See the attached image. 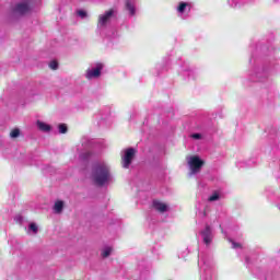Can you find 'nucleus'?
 <instances>
[{"label":"nucleus","instance_id":"obj_1","mask_svg":"<svg viewBox=\"0 0 280 280\" xmlns=\"http://www.w3.org/2000/svg\"><path fill=\"white\" fill-rule=\"evenodd\" d=\"M91 179L96 187H104L107 183L113 180L110 168L104 163H95L92 166Z\"/></svg>","mask_w":280,"mask_h":280},{"label":"nucleus","instance_id":"obj_2","mask_svg":"<svg viewBox=\"0 0 280 280\" xmlns=\"http://www.w3.org/2000/svg\"><path fill=\"white\" fill-rule=\"evenodd\" d=\"M249 78L252 82H265V80H268V67L255 66L249 71Z\"/></svg>","mask_w":280,"mask_h":280},{"label":"nucleus","instance_id":"obj_3","mask_svg":"<svg viewBox=\"0 0 280 280\" xmlns=\"http://www.w3.org/2000/svg\"><path fill=\"white\" fill-rule=\"evenodd\" d=\"M187 159H188V165L190 168V173L188 174V176L200 174V172L202 171V167H205L203 160L200 159V156L198 155L188 156Z\"/></svg>","mask_w":280,"mask_h":280},{"label":"nucleus","instance_id":"obj_4","mask_svg":"<svg viewBox=\"0 0 280 280\" xmlns=\"http://www.w3.org/2000/svg\"><path fill=\"white\" fill-rule=\"evenodd\" d=\"M135 156H137V149L130 147L124 150L121 161H122V167L125 170L130 168V165H132V161H135Z\"/></svg>","mask_w":280,"mask_h":280},{"label":"nucleus","instance_id":"obj_5","mask_svg":"<svg viewBox=\"0 0 280 280\" xmlns=\"http://www.w3.org/2000/svg\"><path fill=\"white\" fill-rule=\"evenodd\" d=\"M199 235H201L206 246H210L211 242H213V229L209 224H206V228L199 232Z\"/></svg>","mask_w":280,"mask_h":280},{"label":"nucleus","instance_id":"obj_6","mask_svg":"<svg viewBox=\"0 0 280 280\" xmlns=\"http://www.w3.org/2000/svg\"><path fill=\"white\" fill-rule=\"evenodd\" d=\"M115 16V11L114 9H110L106 11L104 14L98 16V27H106L108 23H110V19H114Z\"/></svg>","mask_w":280,"mask_h":280},{"label":"nucleus","instance_id":"obj_7","mask_svg":"<svg viewBox=\"0 0 280 280\" xmlns=\"http://www.w3.org/2000/svg\"><path fill=\"white\" fill-rule=\"evenodd\" d=\"M102 69H104V63H96L95 68L88 69L85 77L88 80L97 79L102 75Z\"/></svg>","mask_w":280,"mask_h":280},{"label":"nucleus","instance_id":"obj_8","mask_svg":"<svg viewBox=\"0 0 280 280\" xmlns=\"http://www.w3.org/2000/svg\"><path fill=\"white\" fill-rule=\"evenodd\" d=\"M30 3L24 1L15 5V8L13 9V13L20 14V16H24V14H27V12H30Z\"/></svg>","mask_w":280,"mask_h":280},{"label":"nucleus","instance_id":"obj_9","mask_svg":"<svg viewBox=\"0 0 280 280\" xmlns=\"http://www.w3.org/2000/svg\"><path fill=\"white\" fill-rule=\"evenodd\" d=\"M152 207L159 213H167V211H170V207L159 200H153Z\"/></svg>","mask_w":280,"mask_h":280},{"label":"nucleus","instance_id":"obj_10","mask_svg":"<svg viewBox=\"0 0 280 280\" xmlns=\"http://www.w3.org/2000/svg\"><path fill=\"white\" fill-rule=\"evenodd\" d=\"M125 8L127 12H129V16H135L137 14V8L135 7V3L130 0H126Z\"/></svg>","mask_w":280,"mask_h":280},{"label":"nucleus","instance_id":"obj_11","mask_svg":"<svg viewBox=\"0 0 280 280\" xmlns=\"http://www.w3.org/2000/svg\"><path fill=\"white\" fill-rule=\"evenodd\" d=\"M36 126L40 132H51V126L44 121L37 120Z\"/></svg>","mask_w":280,"mask_h":280},{"label":"nucleus","instance_id":"obj_12","mask_svg":"<svg viewBox=\"0 0 280 280\" xmlns=\"http://www.w3.org/2000/svg\"><path fill=\"white\" fill-rule=\"evenodd\" d=\"M54 213L60 214L62 211H65V201L57 200L52 207Z\"/></svg>","mask_w":280,"mask_h":280},{"label":"nucleus","instance_id":"obj_13","mask_svg":"<svg viewBox=\"0 0 280 280\" xmlns=\"http://www.w3.org/2000/svg\"><path fill=\"white\" fill-rule=\"evenodd\" d=\"M91 156H93V153L91 152H84L79 155L80 161H83V163H89L91 160Z\"/></svg>","mask_w":280,"mask_h":280},{"label":"nucleus","instance_id":"obj_14","mask_svg":"<svg viewBox=\"0 0 280 280\" xmlns=\"http://www.w3.org/2000/svg\"><path fill=\"white\" fill-rule=\"evenodd\" d=\"M27 233H33V235H38V225L35 222L30 223Z\"/></svg>","mask_w":280,"mask_h":280},{"label":"nucleus","instance_id":"obj_15","mask_svg":"<svg viewBox=\"0 0 280 280\" xmlns=\"http://www.w3.org/2000/svg\"><path fill=\"white\" fill-rule=\"evenodd\" d=\"M112 253H113V247H108V246L105 247L102 253V258L106 259V258L110 257Z\"/></svg>","mask_w":280,"mask_h":280},{"label":"nucleus","instance_id":"obj_16","mask_svg":"<svg viewBox=\"0 0 280 280\" xmlns=\"http://www.w3.org/2000/svg\"><path fill=\"white\" fill-rule=\"evenodd\" d=\"M58 130L60 135H67V132H69V127H67L66 124H59Z\"/></svg>","mask_w":280,"mask_h":280},{"label":"nucleus","instance_id":"obj_17","mask_svg":"<svg viewBox=\"0 0 280 280\" xmlns=\"http://www.w3.org/2000/svg\"><path fill=\"white\" fill-rule=\"evenodd\" d=\"M187 5H189V3L180 2L179 5L177 7V12H179V14H185V10L187 9Z\"/></svg>","mask_w":280,"mask_h":280},{"label":"nucleus","instance_id":"obj_18","mask_svg":"<svg viewBox=\"0 0 280 280\" xmlns=\"http://www.w3.org/2000/svg\"><path fill=\"white\" fill-rule=\"evenodd\" d=\"M10 137H11V139H19V137H21V129L14 128V129L10 132Z\"/></svg>","mask_w":280,"mask_h":280},{"label":"nucleus","instance_id":"obj_19","mask_svg":"<svg viewBox=\"0 0 280 280\" xmlns=\"http://www.w3.org/2000/svg\"><path fill=\"white\" fill-rule=\"evenodd\" d=\"M217 200H220V192L214 191V192L208 198V201H209V202H215Z\"/></svg>","mask_w":280,"mask_h":280},{"label":"nucleus","instance_id":"obj_20","mask_svg":"<svg viewBox=\"0 0 280 280\" xmlns=\"http://www.w3.org/2000/svg\"><path fill=\"white\" fill-rule=\"evenodd\" d=\"M77 14L80 16V19H86V16H89V13H86L84 10H78Z\"/></svg>","mask_w":280,"mask_h":280},{"label":"nucleus","instance_id":"obj_21","mask_svg":"<svg viewBox=\"0 0 280 280\" xmlns=\"http://www.w3.org/2000/svg\"><path fill=\"white\" fill-rule=\"evenodd\" d=\"M49 67H50V69H52V71H57L58 62L56 60H52L49 62Z\"/></svg>","mask_w":280,"mask_h":280},{"label":"nucleus","instance_id":"obj_22","mask_svg":"<svg viewBox=\"0 0 280 280\" xmlns=\"http://www.w3.org/2000/svg\"><path fill=\"white\" fill-rule=\"evenodd\" d=\"M191 139H195L196 141H200V139H202V133H192L191 136Z\"/></svg>","mask_w":280,"mask_h":280},{"label":"nucleus","instance_id":"obj_23","mask_svg":"<svg viewBox=\"0 0 280 280\" xmlns=\"http://www.w3.org/2000/svg\"><path fill=\"white\" fill-rule=\"evenodd\" d=\"M267 51H268V46H266V45L259 46L260 54H264L266 56Z\"/></svg>","mask_w":280,"mask_h":280},{"label":"nucleus","instance_id":"obj_24","mask_svg":"<svg viewBox=\"0 0 280 280\" xmlns=\"http://www.w3.org/2000/svg\"><path fill=\"white\" fill-rule=\"evenodd\" d=\"M46 172H48L49 174H56V168H54V166L48 165L45 168Z\"/></svg>","mask_w":280,"mask_h":280},{"label":"nucleus","instance_id":"obj_25","mask_svg":"<svg viewBox=\"0 0 280 280\" xmlns=\"http://www.w3.org/2000/svg\"><path fill=\"white\" fill-rule=\"evenodd\" d=\"M230 242L232 243V248H242V244L236 243V242L233 241V240H230Z\"/></svg>","mask_w":280,"mask_h":280},{"label":"nucleus","instance_id":"obj_26","mask_svg":"<svg viewBox=\"0 0 280 280\" xmlns=\"http://www.w3.org/2000/svg\"><path fill=\"white\" fill-rule=\"evenodd\" d=\"M15 221H18L19 224H23V222H24L23 215L15 217Z\"/></svg>","mask_w":280,"mask_h":280},{"label":"nucleus","instance_id":"obj_27","mask_svg":"<svg viewBox=\"0 0 280 280\" xmlns=\"http://www.w3.org/2000/svg\"><path fill=\"white\" fill-rule=\"evenodd\" d=\"M201 280H211V275L205 273L201 278Z\"/></svg>","mask_w":280,"mask_h":280},{"label":"nucleus","instance_id":"obj_28","mask_svg":"<svg viewBox=\"0 0 280 280\" xmlns=\"http://www.w3.org/2000/svg\"><path fill=\"white\" fill-rule=\"evenodd\" d=\"M200 264H206L205 258H201V260L199 261V266Z\"/></svg>","mask_w":280,"mask_h":280},{"label":"nucleus","instance_id":"obj_29","mask_svg":"<svg viewBox=\"0 0 280 280\" xmlns=\"http://www.w3.org/2000/svg\"><path fill=\"white\" fill-rule=\"evenodd\" d=\"M234 2L235 0H229L230 5H233Z\"/></svg>","mask_w":280,"mask_h":280},{"label":"nucleus","instance_id":"obj_30","mask_svg":"<svg viewBox=\"0 0 280 280\" xmlns=\"http://www.w3.org/2000/svg\"><path fill=\"white\" fill-rule=\"evenodd\" d=\"M202 215H203V218H207V212L203 211V212H202Z\"/></svg>","mask_w":280,"mask_h":280},{"label":"nucleus","instance_id":"obj_31","mask_svg":"<svg viewBox=\"0 0 280 280\" xmlns=\"http://www.w3.org/2000/svg\"><path fill=\"white\" fill-rule=\"evenodd\" d=\"M246 264H250V259L248 257L246 258Z\"/></svg>","mask_w":280,"mask_h":280},{"label":"nucleus","instance_id":"obj_32","mask_svg":"<svg viewBox=\"0 0 280 280\" xmlns=\"http://www.w3.org/2000/svg\"><path fill=\"white\" fill-rule=\"evenodd\" d=\"M256 49H259V45H256Z\"/></svg>","mask_w":280,"mask_h":280},{"label":"nucleus","instance_id":"obj_33","mask_svg":"<svg viewBox=\"0 0 280 280\" xmlns=\"http://www.w3.org/2000/svg\"><path fill=\"white\" fill-rule=\"evenodd\" d=\"M264 279L266 280V276H264Z\"/></svg>","mask_w":280,"mask_h":280},{"label":"nucleus","instance_id":"obj_34","mask_svg":"<svg viewBox=\"0 0 280 280\" xmlns=\"http://www.w3.org/2000/svg\"><path fill=\"white\" fill-rule=\"evenodd\" d=\"M259 279H261V276H259Z\"/></svg>","mask_w":280,"mask_h":280}]
</instances>
